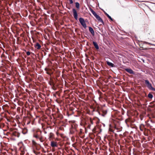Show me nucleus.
I'll return each instance as SVG.
<instances>
[{
  "mask_svg": "<svg viewBox=\"0 0 155 155\" xmlns=\"http://www.w3.org/2000/svg\"><path fill=\"white\" fill-rule=\"evenodd\" d=\"M89 31H90L91 34L93 36H94L95 35L94 32V30L93 28L91 27H89Z\"/></svg>",
  "mask_w": 155,
  "mask_h": 155,
  "instance_id": "6e6552de",
  "label": "nucleus"
},
{
  "mask_svg": "<svg viewBox=\"0 0 155 155\" xmlns=\"http://www.w3.org/2000/svg\"><path fill=\"white\" fill-rule=\"evenodd\" d=\"M140 130L141 131H143V130L142 129H141V127H140Z\"/></svg>",
  "mask_w": 155,
  "mask_h": 155,
  "instance_id": "c85d7f7f",
  "label": "nucleus"
},
{
  "mask_svg": "<svg viewBox=\"0 0 155 155\" xmlns=\"http://www.w3.org/2000/svg\"><path fill=\"white\" fill-rule=\"evenodd\" d=\"M72 12L74 18L76 20H77L78 18V15L76 10L75 8H73Z\"/></svg>",
  "mask_w": 155,
  "mask_h": 155,
  "instance_id": "7ed1b4c3",
  "label": "nucleus"
},
{
  "mask_svg": "<svg viewBox=\"0 0 155 155\" xmlns=\"http://www.w3.org/2000/svg\"><path fill=\"white\" fill-rule=\"evenodd\" d=\"M92 14L95 17H96L98 15L95 12L93 13H92Z\"/></svg>",
  "mask_w": 155,
  "mask_h": 155,
  "instance_id": "a211bd4d",
  "label": "nucleus"
},
{
  "mask_svg": "<svg viewBox=\"0 0 155 155\" xmlns=\"http://www.w3.org/2000/svg\"><path fill=\"white\" fill-rule=\"evenodd\" d=\"M95 18L99 22H100L102 24H104V22L103 20L98 15Z\"/></svg>",
  "mask_w": 155,
  "mask_h": 155,
  "instance_id": "0eeeda50",
  "label": "nucleus"
},
{
  "mask_svg": "<svg viewBox=\"0 0 155 155\" xmlns=\"http://www.w3.org/2000/svg\"><path fill=\"white\" fill-rule=\"evenodd\" d=\"M75 6L78 9H79L80 7V4L78 2H76L75 3Z\"/></svg>",
  "mask_w": 155,
  "mask_h": 155,
  "instance_id": "ddd939ff",
  "label": "nucleus"
},
{
  "mask_svg": "<svg viewBox=\"0 0 155 155\" xmlns=\"http://www.w3.org/2000/svg\"><path fill=\"white\" fill-rule=\"evenodd\" d=\"M39 132H40V134H39V136L40 137V135H41V131H40Z\"/></svg>",
  "mask_w": 155,
  "mask_h": 155,
  "instance_id": "bb28decb",
  "label": "nucleus"
},
{
  "mask_svg": "<svg viewBox=\"0 0 155 155\" xmlns=\"http://www.w3.org/2000/svg\"><path fill=\"white\" fill-rule=\"evenodd\" d=\"M26 54L27 55H29L30 54V53L29 51H28L26 52Z\"/></svg>",
  "mask_w": 155,
  "mask_h": 155,
  "instance_id": "4be33fe9",
  "label": "nucleus"
},
{
  "mask_svg": "<svg viewBox=\"0 0 155 155\" xmlns=\"http://www.w3.org/2000/svg\"><path fill=\"white\" fill-rule=\"evenodd\" d=\"M145 83L149 89L152 91H155V88L152 87L151 84L150 83L148 80H145Z\"/></svg>",
  "mask_w": 155,
  "mask_h": 155,
  "instance_id": "f257e3e1",
  "label": "nucleus"
},
{
  "mask_svg": "<svg viewBox=\"0 0 155 155\" xmlns=\"http://www.w3.org/2000/svg\"><path fill=\"white\" fill-rule=\"evenodd\" d=\"M100 9H101V10L103 12H104H104H105V11H104L103 9H101V8H100Z\"/></svg>",
  "mask_w": 155,
  "mask_h": 155,
  "instance_id": "cd10ccee",
  "label": "nucleus"
},
{
  "mask_svg": "<svg viewBox=\"0 0 155 155\" xmlns=\"http://www.w3.org/2000/svg\"><path fill=\"white\" fill-rule=\"evenodd\" d=\"M99 78H102V77H99Z\"/></svg>",
  "mask_w": 155,
  "mask_h": 155,
  "instance_id": "72a5a7b5",
  "label": "nucleus"
},
{
  "mask_svg": "<svg viewBox=\"0 0 155 155\" xmlns=\"http://www.w3.org/2000/svg\"><path fill=\"white\" fill-rule=\"evenodd\" d=\"M93 44L94 45L95 48L97 50H98L99 49V46L97 43L96 42L93 41Z\"/></svg>",
  "mask_w": 155,
  "mask_h": 155,
  "instance_id": "9d476101",
  "label": "nucleus"
},
{
  "mask_svg": "<svg viewBox=\"0 0 155 155\" xmlns=\"http://www.w3.org/2000/svg\"><path fill=\"white\" fill-rule=\"evenodd\" d=\"M92 14L95 17H96L98 15L95 12L93 13H92Z\"/></svg>",
  "mask_w": 155,
  "mask_h": 155,
  "instance_id": "6ab92c4d",
  "label": "nucleus"
},
{
  "mask_svg": "<svg viewBox=\"0 0 155 155\" xmlns=\"http://www.w3.org/2000/svg\"><path fill=\"white\" fill-rule=\"evenodd\" d=\"M47 73L48 74H50V73L49 71V72H47Z\"/></svg>",
  "mask_w": 155,
  "mask_h": 155,
  "instance_id": "7c9ffc66",
  "label": "nucleus"
},
{
  "mask_svg": "<svg viewBox=\"0 0 155 155\" xmlns=\"http://www.w3.org/2000/svg\"><path fill=\"white\" fill-rule=\"evenodd\" d=\"M3 0H0V7H2L3 6L2 5V1H3Z\"/></svg>",
  "mask_w": 155,
  "mask_h": 155,
  "instance_id": "412c9836",
  "label": "nucleus"
},
{
  "mask_svg": "<svg viewBox=\"0 0 155 155\" xmlns=\"http://www.w3.org/2000/svg\"><path fill=\"white\" fill-rule=\"evenodd\" d=\"M79 21L82 26L85 29L87 28V25L85 23L84 19L82 18H79Z\"/></svg>",
  "mask_w": 155,
  "mask_h": 155,
  "instance_id": "f03ea898",
  "label": "nucleus"
},
{
  "mask_svg": "<svg viewBox=\"0 0 155 155\" xmlns=\"http://www.w3.org/2000/svg\"><path fill=\"white\" fill-rule=\"evenodd\" d=\"M102 113H103L102 114H101V115L102 116L104 117L105 116V115L107 114V111L106 110H103V111ZM99 113L100 115H101L100 113Z\"/></svg>",
  "mask_w": 155,
  "mask_h": 155,
  "instance_id": "f8f14e48",
  "label": "nucleus"
},
{
  "mask_svg": "<svg viewBox=\"0 0 155 155\" xmlns=\"http://www.w3.org/2000/svg\"><path fill=\"white\" fill-rule=\"evenodd\" d=\"M92 14L95 17H96L98 15L95 12L93 13H92Z\"/></svg>",
  "mask_w": 155,
  "mask_h": 155,
  "instance_id": "f3484780",
  "label": "nucleus"
},
{
  "mask_svg": "<svg viewBox=\"0 0 155 155\" xmlns=\"http://www.w3.org/2000/svg\"><path fill=\"white\" fill-rule=\"evenodd\" d=\"M8 80H10V79L9 78H8Z\"/></svg>",
  "mask_w": 155,
  "mask_h": 155,
  "instance_id": "473e14b6",
  "label": "nucleus"
},
{
  "mask_svg": "<svg viewBox=\"0 0 155 155\" xmlns=\"http://www.w3.org/2000/svg\"><path fill=\"white\" fill-rule=\"evenodd\" d=\"M51 145L52 147H56L57 146V143L53 141L51 142Z\"/></svg>",
  "mask_w": 155,
  "mask_h": 155,
  "instance_id": "9b49d317",
  "label": "nucleus"
},
{
  "mask_svg": "<svg viewBox=\"0 0 155 155\" xmlns=\"http://www.w3.org/2000/svg\"><path fill=\"white\" fill-rule=\"evenodd\" d=\"M108 18L110 19L111 21H114V19L111 17L109 15H108L107 16Z\"/></svg>",
  "mask_w": 155,
  "mask_h": 155,
  "instance_id": "2eb2a0df",
  "label": "nucleus"
},
{
  "mask_svg": "<svg viewBox=\"0 0 155 155\" xmlns=\"http://www.w3.org/2000/svg\"><path fill=\"white\" fill-rule=\"evenodd\" d=\"M104 13V14H105V15L107 16L108 14L107 13H106V12H105Z\"/></svg>",
  "mask_w": 155,
  "mask_h": 155,
  "instance_id": "393cba45",
  "label": "nucleus"
},
{
  "mask_svg": "<svg viewBox=\"0 0 155 155\" xmlns=\"http://www.w3.org/2000/svg\"><path fill=\"white\" fill-rule=\"evenodd\" d=\"M53 136V134L51 133H50L49 135V139H50Z\"/></svg>",
  "mask_w": 155,
  "mask_h": 155,
  "instance_id": "dca6fc26",
  "label": "nucleus"
},
{
  "mask_svg": "<svg viewBox=\"0 0 155 155\" xmlns=\"http://www.w3.org/2000/svg\"><path fill=\"white\" fill-rule=\"evenodd\" d=\"M91 123H92V121H91ZM92 124L93 123H92Z\"/></svg>",
  "mask_w": 155,
  "mask_h": 155,
  "instance_id": "f704fd0d",
  "label": "nucleus"
},
{
  "mask_svg": "<svg viewBox=\"0 0 155 155\" xmlns=\"http://www.w3.org/2000/svg\"><path fill=\"white\" fill-rule=\"evenodd\" d=\"M104 13V14H105V15L107 16L108 14L107 13H106V12H105Z\"/></svg>",
  "mask_w": 155,
  "mask_h": 155,
  "instance_id": "a878e982",
  "label": "nucleus"
},
{
  "mask_svg": "<svg viewBox=\"0 0 155 155\" xmlns=\"http://www.w3.org/2000/svg\"><path fill=\"white\" fill-rule=\"evenodd\" d=\"M34 137L36 138L37 139H38L41 142H43V141L42 140V137H41L39 136V133H35L33 135Z\"/></svg>",
  "mask_w": 155,
  "mask_h": 155,
  "instance_id": "39448f33",
  "label": "nucleus"
},
{
  "mask_svg": "<svg viewBox=\"0 0 155 155\" xmlns=\"http://www.w3.org/2000/svg\"><path fill=\"white\" fill-rule=\"evenodd\" d=\"M45 134H46L47 133V132L46 131H45Z\"/></svg>",
  "mask_w": 155,
  "mask_h": 155,
  "instance_id": "2f4dec72",
  "label": "nucleus"
},
{
  "mask_svg": "<svg viewBox=\"0 0 155 155\" xmlns=\"http://www.w3.org/2000/svg\"><path fill=\"white\" fill-rule=\"evenodd\" d=\"M70 4H72L73 3V1L72 0H69Z\"/></svg>",
  "mask_w": 155,
  "mask_h": 155,
  "instance_id": "5701e85b",
  "label": "nucleus"
},
{
  "mask_svg": "<svg viewBox=\"0 0 155 155\" xmlns=\"http://www.w3.org/2000/svg\"><path fill=\"white\" fill-rule=\"evenodd\" d=\"M89 9H90V11L91 12V13H93L94 12H95L91 8H89Z\"/></svg>",
  "mask_w": 155,
  "mask_h": 155,
  "instance_id": "aec40b11",
  "label": "nucleus"
},
{
  "mask_svg": "<svg viewBox=\"0 0 155 155\" xmlns=\"http://www.w3.org/2000/svg\"><path fill=\"white\" fill-rule=\"evenodd\" d=\"M128 121V120L127 119H126L125 120V122L126 123H127V121Z\"/></svg>",
  "mask_w": 155,
  "mask_h": 155,
  "instance_id": "c756f323",
  "label": "nucleus"
},
{
  "mask_svg": "<svg viewBox=\"0 0 155 155\" xmlns=\"http://www.w3.org/2000/svg\"><path fill=\"white\" fill-rule=\"evenodd\" d=\"M35 47L37 49H40L41 47V45L38 42L35 45Z\"/></svg>",
  "mask_w": 155,
  "mask_h": 155,
  "instance_id": "1a4fd4ad",
  "label": "nucleus"
},
{
  "mask_svg": "<svg viewBox=\"0 0 155 155\" xmlns=\"http://www.w3.org/2000/svg\"><path fill=\"white\" fill-rule=\"evenodd\" d=\"M125 70L128 73L130 74H135V72L133 71L132 69L130 68H125Z\"/></svg>",
  "mask_w": 155,
  "mask_h": 155,
  "instance_id": "20e7f679",
  "label": "nucleus"
},
{
  "mask_svg": "<svg viewBox=\"0 0 155 155\" xmlns=\"http://www.w3.org/2000/svg\"><path fill=\"white\" fill-rule=\"evenodd\" d=\"M148 97L152 99L153 97V95L152 94H151L150 93H149L148 95Z\"/></svg>",
  "mask_w": 155,
  "mask_h": 155,
  "instance_id": "4468645a",
  "label": "nucleus"
},
{
  "mask_svg": "<svg viewBox=\"0 0 155 155\" xmlns=\"http://www.w3.org/2000/svg\"><path fill=\"white\" fill-rule=\"evenodd\" d=\"M107 64L109 66H110L111 67L115 68L116 67V65L114 64L113 63L109 61H107Z\"/></svg>",
  "mask_w": 155,
  "mask_h": 155,
  "instance_id": "423d86ee",
  "label": "nucleus"
},
{
  "mask_svg": "<svg viewBox=\"0 0 155 155\" xmlns=\"http://www.w3.org/2000/svg\"><path fill=\"white\" fill-rule=\"evenodd\" d=\"M143 43L146 44H150V43H148V42H146V41H144V42Z\"/></svg>",
  "mask_w": 155,
  "mask_h": 155,
  "instance_id": "b1692460",
  "label": "nucleus"
}]
</instances>
